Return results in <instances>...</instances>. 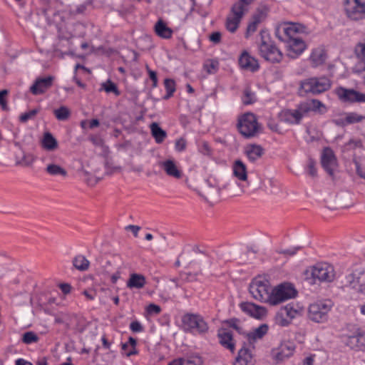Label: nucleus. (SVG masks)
Listing matches in <instances>:
<instances>
[{"label":"nucleus","mask_w":365,"mask_h":365,"mask_svg":"<svg viewBox=\"0 0 365 365\" xmlns=\"http://www.w3.org/2000/svg\"><path fill=\"white\" fill-rule=\"evenodd\" d=\"M242 19L243 18L240 15H236L234 12L230 11L226 17V29L232 34L235 33L238 29Z\"/></svg>","instance_id":"25"},{"label":"nucleus","mask_w":365,"mask_h":365,"mask_svg":"<svg viewBox=\"0 0 365 365\" xmlns=\"http://www.w3.org/2000/svg\"><path fill=\"white\" fill-rule=\"evenodd\" d=\"M238 63L240 68L246 71L255 72L259 68L258 61L247 51L241 53Z\"/></svg>","instance_id":"16"},{"label":"nucleus","mask_w":365,"mask_h":365,"mask_svg":"<svg viewBox=\"0 0 365 365\" xmlns=\"http://www.w3.org/2000/svg\"><path fill=\"white\" fill-rule=\"evenodd\" d=\"M182 329L194 335L203 334L207 331L208 325L200 314H185L182 317Z\"/></svg>","instance_id":"5"},{"label":"nucleus","mask_w":365,"mask_h":365,"mask_svg":"<svg viewBox=\"0 0 365 365\" xmlns=\"http://www.w3.org/2000/svg\"><path fill=\"white\" fill-rule=\"evenodd\" d=\"M136 344V340L133 337H129L128 343L123 344V349L127 350V348L129 346L135 347Z\"/></svg>","instance_id":"59"},{"label":"nucleus","mask_w":365,"mask_h":365,"mask_svg":"<svg viewBox=\"0 0 365 365\" xmlns=\"http://www.w3.org/2000/svg\"><path fill=\"white\" fill-rule=\"evenodd\" d=\"M146 284V279L143 274L131 273L126 282V286L130 289H140Z\"/></svg>","instance_id":"21"},{"label":"nucleus","mask_w":365,"mask_h":365,"mask_svg":"<svg viewBox=\"0 0 365 365\" xmlns=\"http://www.w3.org/2000/svg\"><path fill=\"white\" fill-rule=\"evenodd\" d=\"M237 128L242 135L250 138L256 136L259 133L260 125L255 115L247 113L239 118Z\"/></svg>","instance_id":"6"},{"label":"nucleus","mask_w":365,"mask_h":365,"mask_svg":"<svg viewBox=\"0 0 365 365\" xmlns=\"http://www.w3.org/2000/svg\"><path fill=\"white\" fill-rule=\"evenodd\" d=\"M182 365H202V359L198 356H191L187 359H183Z\"/></svg>","instance_id":"47"},{"label":"nucleus","mask_w":365,"mask_h":365,"mask_svg":"<svg viewBox=\"0 0 365 365\" xmlns=\"http://www.w3.org/2000/svg\"><path fill=\"white\" fill-rule=\"evenodd\" d=\"M263 151V148L259 145L249 144L245 147V154L251 162H255L260 158Z\"/></svg>","instance_id":"27"},{"label":"nucleus","mask_w":365,"mask_h":365,"mask_svg":"<svg viewBox=\"0 0 365 365\" xmlns=\"http://www.w3.org/2000/svg\"><path fill=\"white\" fill-rule=\"evenodd\" d=\"M156 34L163 38H170L173 35V30L161 19L158 20L155 25Z\"/></svg>","instance_id":"33"},{"label":"nucleus","mask_w":365,"mask_h":365,"mask_svg":"<svg viewBox=\"0 0 365 365\" xmlns=\"http://www.w3.org/2000/svg\"><path fill=\"white\" fill-rule=\"evenodd\" d=\"M166 174L175 178H180L182 175L181 171L178 169L176 163L173 160H167L160 163Z\"/></svg>","instance_id":"28"},{"label":"nucleus","mask_w":365,"mask_h":365,"mask_svg":"<svg viewBox=\"0 0 365 365\" xmlns=\"http://www.w3.org/2000/svg\"><path fill=\"white\" fill-rule=\"evenodd\" d=\"M140 229V227L139 226L133 225H128L125 227V230H130L133 233L135 237L138 236Z\"/></svg>","instance_id":"60"},{"label":"nucleus","mask_w":365,"mask_h":365,"mask_svg":"<svg viewBox=\"0 0 365 365\" xmlns=\"http://www.w3.org/2000/svg\"><path fill=\"white\" fill-rule=\"evenodd\" d=\"M255 100V96L252 93L249 91L248 90H246L245 91V96L243 97V102L245 104H250L252 103Z\"/></svg>","instance_id":"53"},{"label":"nucleus","mask_w":365,"mask_h":365,"mask_svg":"<svg viewBox=\"0 0 365 365\" xmlns=\"http://www.w3.org/2000/svg\"><path fill=\"white\" fill-rule=\"evenodd\" d=\"M299 250V247H290L288 249L282 250L279 251V253L283 254L284 255L292 256V255H295Z\"/></svg>","instance_id":"57"},{"label":"nucleus","mask_w":365,"mask_h":365,"mask_svg":"<svg viewBox=\"0 0 365 365\" xmlns=\"http://www.w3.org/2000/svg\"><path fill=\"white\" fill-rule=\"evenodd\" d=\"M327 52L323 46H319L312 50L309 61L312 67L317 68L324 64L327 60Z\"/></svg>","instance_id":"19"},{"label":"nucleus","mask_w":365,"mask_h":365,"mask_svg":"<svg viewBox=\"0 0 365 365\" xmlns=\"http://www.w3.org/2000/svg\"><path fill=\"white\" fill-rule=\"evenodd\" d=\"M333 307L329 299H322L310 304L308 308L309 319L316 323H324L328 321L329 314Z\"/></svg>","instance_id":"4"},{"label":"nucleus","mask_w":365,"mask_h":365,"mask_svg":"<svg viewBox=\"0 0 365 365\" xmlns=\"http://www.w3.org/2000/svg\"><path fill=\"white\" fill-rule=\"evenodd\" d=\"M355 53L361 61L365 59V37L356 45Z\"/></svg>","instance_id":"45"},{"label":"nucleus","mask_w":365,"mask_h":365,"mask_svg":"<svg viewBox=\"0 0 365 365\" xmlns=\"http://www.w3.org/2000/svg\"><path fill=\"white\" fill-rule=\"evenodd\" d=\"M73 266L79 270H86L89 267V261L83 255H78L73 261Z\"/></svg>","instance_id":"37"},{"label":"nucleus","mask_w":365,"mask_h":365,"mask_svg":"<svg viewBox=\"0 0 365 365\" xmlns=\"http://www.w3.org/2000/svg\"><path fill=\"white\" fill-rule=\"evenodd\" d=\"M302 110L305 113L306 116L311 111L324 113L327 110L325 105L320 101L317 99H312L302 103Z\"/></svg>","instance_id":"22"},{"label":"nucleus","mask_w":365,"mask_h":365,"mask_svg":"<svg viewBox=\"0 0 365 365\" xmlns=\"http://www.w3.org/2000/svg\"><path fill=\"white\" fill-rule=\"evenodd\" d=\"M83 294L89 300H93L96 297V292L94 290H85Z\"/></svg>","instance_id":"61"},{"label":"nucleus","mask_w":365,"mask_h":365,"mask_svg":"<svg viewBox=\"0 0 365 365\" xmlns=\"http://www.w3.org/2000/svg\"><path fill=\"white\" fill-rule=\"evenodd\" d=\"M331 86V80L326 76L312 77L302 81L300 88L304 93L317 95L328 91Z\"/></svg>","instance_id":"7"},{"label":"nucleus","mask_w":365,"mask_h":365,"mask_svg":"<svg viewBox=\"0 0 365 365\" xmlns=\"http://www.w3.org/2000/svg\"><path fill=\"white\" fill-rule=\"evenodd\" d=\"M314 356L311 355L307 356L302 361L300 365H314Z\"/></svg>","instance_id":"62"},{"label":"nucleus","mask_w":365,"mask_h":365,"mask_svg":"<svg viewBox=\"0 0 365 365\" xmlns=\"http://www.w3.org/2000/svg\"><path fill=\"white\" fill-rule=\"evenodd\" d=\"M287 38L284 40L287 55L291 58H297L307 48L304 40L297 35L306 32V27L298 23L286 22L282 26Z\"/></svg>","instance_id":"1"},{"label":"nucleus","mask_w":365,"mask_h":365,"mask_svg":"<svg viewBox=\"0 0 365 365\" xmlns=\"http://www.w3.org/2000/svg\"><path fill=\"white\" fill-rule=\"evenodd\" d=\"M343 6L349 20L359 21L365 19V0H344Z\"/></svg>","instance_id":"10"},{"label":"nucleus","mask_w":365,"mask_h":365,"mask_svg":"<svg viewBox=\"0 0 365 365\" xmlns=\"http://www.w3.org/2000/svg\"><path fill=\"white\" fill-rule=\"evenodd\" d=\"M282 312L292 320L299 314V310L294 307V305L289 304L281 308Z\"/></svg>","instance_id":"40"},{"label":"nucleus","mask_w":365,"mask_h":365,"mask_svg":"<svg viewBox=\"0 0 365 365\" xmlns=\"http://www.w3.org/2000/svg\"><path fill=\"white\" fill-rule=\"evenodd\" d=\"M321 163L323 168L331 176H334L338 170L336 158L331 149L325 148L321 155Z\"/></svg>","instance_id":"15"},{"label":"nucleus","mask_w":365,"mask_h":365,"mask_svg":"<svg viewBox=\"0 0 365 365\" xmlns=\"http://www.w3.org/2000/svg\"><path fill=\"white\" fill-rule=\"evenodd\" d=\"M305 116L302 103L295 109H285L278 113L279 120L288 124H299Z\"/></svg>","instance_id":"14"},{"label":"nucleus","mask_w":365,"mask_h":365,"mask_svg":"<svg viewBox=\"0 0 365 365\" xmlns=\"http://www.w3.org/2000/svg\"><path fill=\"white\" fill-rule=\"evenodd\" d=\"M53 80V78L52 76L36 78L34 84L30 87L31 93L34 95L44 93L52 86Z\"/></svg>","instance_id":"18"},{"label":"nucleus","mask_w":365,"mask_h":365,"mask_svg":"<svg viewBox=\"0 0 365 365\" xmlns=\"http://www.w3.org/2000/svg\"><path fill=\"white\" fill-rule=\"evenodd\" d=\"M219 67V62L217 60L210 59L205 61L204 68L208 73H215Z\"/></svg>","instance_id":"42"},{"label":"nucleus","mask_w":365,"mask_h":365,"mask_svg":"<svg viewBox=\"0 0 365 365\" xmlns=\"http://www.w3.org/2000/svg\"><path fill=\"white\" fill-rule=\"evenodd\" d=\"M269 327L266 324H261L247 334V339L250 343L261 339L268 332Z\"/></svg>","instance_id":"30"},{"label":"nucleus","mask_w":365,"mask_h":365,"mask_svg":"<svg viewBox=\"0 0 365 365\" xmlns=\"http://www.w3.org/2000/svg\"><path fill=\"white\" fill-rule=\"evenodd\" d=\"M296 344L289 339L282 340L280 344L271 351V358L276 364H279L294 356Z\"/></svg>","instance_id":"8"},{"label":"nucleus","mask_w":365,"mask_h":365,"mask_svg":"<svg viewBox=\"0 0 365 365\" xmlns=\"http://www.w3.org/2000/svg\"><path fill=\"white\" fill-rule=\"evenodd\" d=\"M150 130L156 143H161L166 137V133L156 123L150 125Z\"/></svg>","instance_id":"35"},{"label":"nucleus","mask_w":365,"mask_h":365,"mask_svg":"<svg viewBox=\"0 0 365 365\" xmlns=\"http://www.w3.org/2000/svg\"><path fill=\"white\" fill-rule=\"evenodd\" d=\"M334 93L344 103H365V94L353 88L339 86L335 88Z\"/></svg>","instance_id":"11"},{"label":"nucleus","mask_w":365,"mask_h":365,"mask_svg":"<svg viewBox=\"0 0 365 365\" xmlns=\"http://www.w3.org/2000/svg\"><path fill=\"white\" fill-rule=\"evenodd\" d=\"M199 151L203 155H208L210 154V149L208 144L206 142H202L199 147Z\"/></svg>","instance_id":"58"},{"label":"nucleus","mask_w":365,"mask_h":365,"mask_svg":"<svg viewBox=\"0 0 365 365\" xmlns=\"http://www.w3.org/2000/svg\"><path fill=\"white\" fill-rule=\"evenodd\" d=\"M259 52L262 58L272 63H278L282 58V53L272 42L262 41Z\"/></svg>","instance_id":"12"},{"label":"nucleus","mask_w":365,"mask_h":365,"mask_svg":"<svg viewBox=\"0 0 365 365\" xmlns=\"http://www.w3.org/2000/svg\"><path fill=\"white\" fill-rule=\"evenodd\" d=\"M306 277L312 284L331 282L335 278V270L334 267L327 262H319L307 269Z\"/></svg>","instance_id":"2"},{"label":"nucleus","mask_w":365,"mask_h":365,"mask_svg":"<svg viewBox=\"0 0 365 365\" xmlns=\"http://www.w3.org/2000/svg\"><path fill=\"white\" fill-rule=\"evenodd\" d=\"M266 12L262 10H258L252 16L247 28L246 37L256 31L258 25L266 18Z\"/></svg>","instance_id":"24"},{"label":"nucleus","mask_w":365,"mask_h":365,"mask_svg":"<svg viewBox=\"0 0 365 365\" xmlns=\"http://www.w3.org/2000/svg\"><path fill=\"white\" fill-rule=\"evenodd\" d=\"M187 145L186 140L184 138H180L176 140L175 149L178 152H182L185 150Z\"/></svg>","instance_id":"50"},{"label":"nucleus","mask_w":365,"mask_h":365,"mask_svg":"<svg viewBox=\"0 0 365 365\" xmlns=\"http://www.w3.org/2000/svg\"><path fill=\"white\" fill-rule=\"evenodd\" d=\"M101 88L106 93H113L115 96H119L120 92L115 84L110 81H107L101 84Z\"/></svg>","instance_id":"43"},{"label":"nucleus","mask_w":365,"mask_h":365,"mask_svg":"<svg viewBox=\"0 0 365 365\" xmlns=\"http://www.w3.org/2000/svg\"><path fill=\"white\" fill-rule=\"evenodd\" d=\"M361 71H365V59L362 60L355 68V72L356 73H361Z\"/></svg>","instance_id":"64"},{"label":"nucleus","mask_w":365,"mask_h":365,"mask_svg":"<svg viewBox=\"0 0 365 365\" xmlns=\"http://www.w3.org/2000/svg\"><path fill=\"white\" fill-rule=\"evenodd\" d=\"M233 175L238 180L245 181L247 178V168L242 161L237 160L232 165Z\"/></svg>","instance_id":"32"},{"label":"nucleus","mask_w":365,"mask_h":365,"mask_svg":"<svg viewBox=\"0 0 365 365\" xmlns=\"http://www.w3.org/2000/svg\"><path fill=\"white\" fill-rule=\"evenodd\" d=\"M208 188L207 194L212 197L219 198L224 191H227L229 195H235L234 193L229 192L230 183L220 182L218 179L214 176H210L205 181Z\"/></svg>","instance_id":"13"},{"label":"nucleus","mask_w":365,"mask_h":365,"mask_svg":"<svg viewBox=\"0 0 365 365\" xmlns=\"http://www.w3.org/2000/svg\"><path fill=\"white\" fill-rule=\"evenodd\" d=\"M22 341L26 344H31L38 341L37 334L33 331H27L24 334Z\"/></svg>","instance_id":"46"},{"label":"nucleus","mask_w":365,"mask_h":365,"mask_svg":"<svg viewBox=\"0 0 365 365\" xmlns=\"http://www.w3.org/2000/svg\"><path fill=\"white\" fill-rule=\"evenodd\" d=\"M130 329L135 333L141 332L143 330V326L138 321L132 322L130 324Z\"/></svg>","instance_id":"54"},{"label":"nucleus","mask_w":365,"mask_h":365,"mask_svg":"<svg viewBox=\"0 0 365 365\" xmlns=\"http://www.w3.org/2000/svg\"><path fill=\"white\" fill-rule=\"evenodd\" d=\"M274 322L280 327H287L291 323V321L284 312H282V309H280L275 315Z\"/></svg>","instance_id":"39"},{"label":"nucleus","mask_w":365,"mask_h":365,"mask_svg":"<svg viewBox=\"0 0 365 365\" xmlns=\"http://www.w3.org/2000/svg\"><path fill=\"white\" fill-rule=\"evenodd\" d=\"M346 344L353 350L365 351V334L359 332L348 336Z\"/></svg>","instance_id":"20"},{"label":"nucleus","mask_w":365,"mask_h":365,"mask_svg":"<svg viewBox=\"0 0 365 365\" xmlns=\"http://www.w3.org/2000/svg\"><path fill=\"white\" fill-rule=\"evenodd\" d=\"M147 71L150 78L153 81V87L156 88L158 86V77L156 72L150 70L148 67L147 68Z\"/></svg>","instance_id":"56"},{"label":"nucleus","mask_w":365,"mask_h":365,"mask_svg":"<svg viewBox=\"0 0 365 365\" xmlns=\"http://www.w3.org/2000/svg\"><path fill=\"white\" fill-rule=\"evenodd\" d=\"M39 112L38 109H32L29 110L25 113H21L19 115V120L21 123H26L29 120H32L36 115V114Z\"/></svg>","instance_id":"44"},{"label":"nucleus","mask_w":365,"mask_h":365,"mask_svg":"<svg viewBox=\"0 0 365 365\" xmlns=\"http://www.w3.org/2000/svg\"><path fill=\"white\" fill-rule=\"evenodd\" d=\"M41 147L47 151H53L56 150L58 146L57 140L49 132H46L43 134L41 140Z\"/></svg>","instance_id":"29"},{"label":"nucleus","mask_w":365,"mask_h":365,"mask_svg":"<svg viewBox=\"0 0 365 365\" xmlns=\"http://www.w3.org/2000/svg\"><path fill=\"white\" fill-rule=\"evenodd\" d=\"M306 171L312 177H314L317 175V168L315 166V163L313 161H309L306 168Z\"/></svg>","instance_id":"52"},{"label":"nucleus","mask_w":365,"mask_h":365,"mask_svg":"<svg viewBox=\"0 0 365 365\" xmlns=\"http://www.w3.org/2000/svg\"><path fill=\"white\" fill-rule=\"evenodd\" d=\"M345 280L346 285L353 287L359 283V277L354 273L347 274L345 277Z\"/></svg>","instance_id":"49"},{"label":"nucleus","mask_w":365,"mask_h":365,"mask_svg":"<svg viewBox=\"0 0 365 365\" xmlns=\"http://www.w3.org/2000/svg\"><path fill=\"white\" fill-rule=\"evenodd\" d=\"M364 119H365V116L359 115L356 113L350 112L344 113V116L340 119V122L337 121V123L341 125H347L360 122Z\"/></svg>","instance_id":"34"},{"label":"nucleus","mask_w":365,"mask_h":365,"mask_svg":"<svg viewBox=\"0 0 365 365\" xmlns=\"http://www.w3.org/2000/svg\"><path fill=\"white\" fill-rule=\"evenodd\" d=\"M59 287L62 292L65 294H67L71 292V287L68 284H61Z\"/></svg>","instance_id":"63"},{"label":"nucleus","mask_w":365,"mask_h":365,"mask_svg":"<svg viewBox=\"0 0 365 365\" xmlns=\"http://www.w3.org/2000/svg\"><path fill=\"white\" fill-rule=\"evenodd\" d=\"M222 34L219 31H215L210 35L209 39L213 43H219L221 41Z\"/></svg>","instance_id":"55"},{"label":"nucleus","mask_w":365,"mask_h":365,"mask_svg":"<svg viewBox=\"0 0 365 365\" xmlns=\"http://www.w3.org/2000/svg\"><path fill=\"white\" fill-rule=\"evenodd\" d=\"M252 359V355L250 350L243 347L239 351L233 365H250Z\"/></svg>","instance_id":"31"},{"label":"nucleus","mask_w":365,"mask_h":365,"mask_svg":"<svg viewBox=\"0 0 365 365\" xmlns=\"http://www.w3.org/2000/svg\"><path fill=\"white\" fill-rule=\"evenodd\" d=\"M56 118L59 120H65L70 115V110L66 106H61L54 110Z\"/></svg>","instance_id":"41"},{"label":"nucleus","mask_w":365,"mask_h":365,"mask_svg":"<svg viewBox=\"0 0 365 365\" xmlns=\"http://www.w3.org/2000/svg\"><path fill=\"white\" fill-rule=\"evenodd\" d=\"M254 1L255 0H237L232 6L230 11L243 18L250 10V7Z\"/></svg>","instance_id":"26"},{"label":"nucleus","mask_w":365,"mask_h":365,"mask_svg":"<svg viewBox=\"0 0 365 365\" xmlns=\"http://www.w3.org/2000/svg\"><path fill=\"white\" fill-rule=\"evenodd\" d=\"M249 290L255 299L269 304L272 286L267 279L259 276L254 278L250 284Z\"/></svg>","instance_id":"3"},{"label":"nucleus","mask_w":365,"mask_h":365,"mask_svg":"<svg viewBox=\"0 0 365 365\" xmlns=\"http://www.w3.org/2000/svg\"><path fill=\"white\" fill-rule=\"evenodd\" d=\"M164 86L166 90V95L164 96V99L170 98L176 90V83L173 79L166 78L164 81Z\"/></svg>","instance_id":"38"},{"label":"nucleus","mask_w":365,"mask_h":365,"mask_svg":"<svg viewBox=\"0 0 365 365\" xmlns=\"http://www.w3.org/2000/svg\"><path fill=\"white\" fill-rule=\"evenodd\" d=\"M8 93L6 90H3L0 91V106L4 110H8L7 102L6 100V96Z\"/></svg>","instance_id":"51"},{"label":"nucleus","mask_w":365,"mask_h":365,"mask_svg":"<svg viewBox=\"0 0 365 365\" xmlns=\"http://www.w3.org/2000/svg\"><path fill=\"white\" fill-rule=\"evenodd\" d=\"M297 291L289 283H282L275 287H272L270 305H277L284 301L294 298Z\"/></svg>","instance_id":"9"},{"label":"nucleus","mask_w":365,"mask_h":365,"mask_svg":"<svg viewBox=\"0 0 365 365\" xmlns=\"http://www.w3.org/2000/svg\"><path fill=\"white\" fill-rule=\"evenodd\" d=\"M218 337L222 346L229 349L231 352H234L235 343L230 331L226 329H220L218 331Z\"/></svg>","instance_id":"23"},{"label":"nucleus","mask_w":365,"mask_h":365,"mask_svg":"<svg viewBox=\"0 0 365 365\" xmlns=\"http://www.w3.org/2000/svg\"><path fill=\"white\" fill-rule=\"evenodd\" d=\"M240 307L243 312L257 319H262L267 315L264 307L252 302H242Z\"/></svg>","instance_id":"17"},{"label":"nucleus","mask_w":365,"mask_h":365,"mask_svg":"<svg viewBox=\"0 0 365 365\" xmlns=\"http://www.w3.org/2000/svg\"><path fill=\"white\" fill-rule=\"evenodd\" d=\"M145 312L147 315L149 316H156L160 314L161 312V308L160 306L155 304H150L148 306H147L145 309Z\"/></svg>","instance_id":"48"},{"label":"nucleus","mask_w":365,"mask_h":365,"mask_svg":"<svg viewBox=\"0 0 365 365\" xmlns=\"http://www.w3.org/2000/svg\"><path fill=\"white\" fill-rule=\"evenodd\" d=\"M46 171L51 175H62L66 176V171L60 165L54 163L48 164L46 168Z\"/></svg>","instance_id":"36"}]
</instances>
